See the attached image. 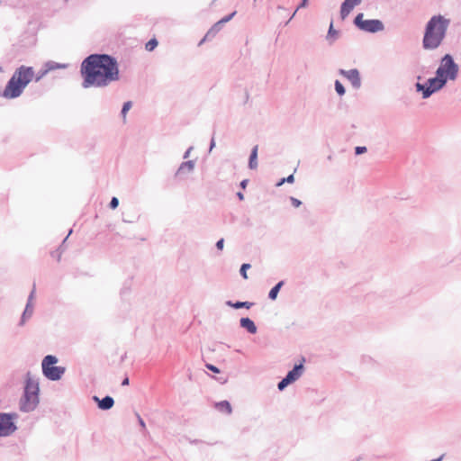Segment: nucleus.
Wrapping results in <instances>:
<instances>
[{"instance_id":"1","label":"nucleus","mask_w":461,"mask_h":461,"mask_svg":"<svg viewBox=\"0 0 461 461\" xmlns=\"http://www.w3.org/2000/svg\"><path fill=\"white\" fill-rule=\"evenodd\" d=\"M80 73L84 88L104 87L120 78L117 59L105 53H94L84 59Z\"/></svg>"},{"instance_id":"2","label":"nucleus","mask_w":461,"mask_h":461,"mask_svg":"<svg viewBox=\"0 0 461 461\" xmlns=\"http://www.w3.org/2000/svg\"><path fill=\"white\" fill-rule=\"evenodd\" d=\"M450 20L441 14L433 15L426 24L422 39L424 50H436L443 42Z\"/></svg>"},{"instance_id":"3","label":"nucleus","mask_w":461,"mask_h":461,"mask_svg":"<svg viewBox=\"0 0 461 461\" xmlns=\"http://www.w3.org/2000/svg\"><path fill=\"white\" fill-rule=\"evenodd\" d=\"M34 71L32 67L21 66L7 82L2 96L6 99L19 97L27 85L32 80Z\"/></svg>"},{"instance_id":"4","label":"nucleus","mask_w":461,"mask_h":461,"mask_svg":"<svg viewBox=\"0 0 461 461\" xmlns=\"http://www.w3.org/2000/svg\"><path fill=\"white\" fill-rule=\"evenodd\" d=\"M40 387L39 383L31 378L25 382L23 395L19 402V409L23 412L33 411L40 402Z\"/></svg>"},{"instance_id":"5","label":"nucleus","mask_w":461,"mask_h":461,"mask_svg":"<svg viewBox=\"0 0 461 461\" xmlns=\"http://www.w3.org/2000/svg\"><path fill=\"white\" fill-rule=\"evenodd\" d=\"M459 71L458 65L455 62L454 58L450 54H445L439 62V66L436 70L438 75L445 82L454 81L457 78Z\"/></svg>"},{"instance_id":"6","label":"nucleus","mask_w":461,"mask_h":461,"mask_svg":"<svg viewBox=\"0 0 461 461\" xmlns=\"http://www.w3.org/2000/svg\"><path fill=\"white\" fill-rule=\"evenodd\" d=\"M58 363L57 357L47 355L41 362L42 374L51 381L59 380L64 375L66 369L63 366H55Z\"/></svg>"},{"instance_id":"7","label":"nucleus","mask_w":461,"mask_h":461,"mask_svg":"<svg viewBox=\"0 0 461 461\" xmlns=\"http://www.w3.org/2000/svg\"><path fill=\"white\" fill-rule=\"evenodd\" d=\"M447 82L443 80L437 73L435 72V77H430L427 80L425 84H421L417 82L415 84V89L417 92H420L423 99L429 98L434 93L441 90Z\"/></svg>"},{"instance_id":"8","label":"nucleus","mask_w":461,"mask_h":461,"mask_svg":"<svg viewBox=\"0 0 461 461\" xmlns=\"http://www.w3.org/2000/svg\"><path fill=\"white\" fill-rule=\"evenodd\" d=\"M363 17L364 14L362 13H359L358 14L356 15L353 21L354 25L360 31L369 33H376L384 30V24L381 20H364Z\"/></svg>"},{"instance_id":"9","label":"nucleus","mask_w":461,"mask_h":461,"mask_svg":"<svg viewBox=\"0 0 461 461\" xmlns=\"http://www.w3.org/2000/svg\"><path fill=\"white\" fill-rule=\"evenodd\" d=\"M18 418L16 412H0V438H6L17 430L14 420Z\"/></svg>"},{"instance_id":"10","label":"nucleus","mask_w":461,"mask_h":461,"mask_svg":"<svg viewBox=\"0 0 461 461\" xmlns=\"http://www.w3.org/2000/svg\"><path fill=\"white\" fill-rule=\"evenodd\" d=\"M339 74L348 78L354 88L358 89L361 86V77L359 71L357 68L349 70L340 68L339 70Z\"/></svg>"},{"instance_id":"11","label":"nucleus","mask_w":461,"mask_h":461,"mask_svg":"<svg viewBox=\"0 0 461 461\" xmlns=\"http://www.w3.org/2000/svg\"><path fill=\"white\" fill-rule=\"evenodd\" d=\"M304 366L303 363L295 364L292 370L288 371L285 378L289 380L291 384L297 381L303 375Z\"/></svg>"},{"instance_id":"12","label":"nucleus","mask_w":461,"mask_h":461,"mask_svg":"<svg viewBox=\"0 0 461 461\" xmlns=\"http://www.w3.org/2000/svg\"><path fill=\"white\" fill-rule=\"evenodd\" d=\"M34 293H35V285H33V289L31 292V294H29L25 309H24V311L23 312V315H22V318H21V321H20V325H23L25 321H26V319L30 318L32 315L33 305L32 303V301L33 299Z\"/></svg>"},{"instance_id":"13","label":"nucleus","mask_w":461,"mask_h":461,"mask_svg":"<svg viewBox=\"0 0 461 461\" xmlns=\"http://www.w3.org/2000/svg\"><path fill=\"white\" fill-rule=\"evenodd\" d=\"M93 400L97 402L98 408L103 411H108L114 405V400L110 395H106L102 399H99L97 396H94Z\"/></svg>"},{"instance_id":"14","label":"nucleus","mask_w":461,"mask_h":461,"mask_svg":"<svg viewBox=\"0 0 461 461\" xmlns=\"http://www.w3.org/2000/svg\"><path fill=\"white\" fill-rule=\"evenodd\" d=\"M240 325L241 328L245 329L250 334L257 333V326L255 322L249 317L241 318L240 320Z\"/></svg>"},{"instance_id":"15","label":"nucleus","mask_w":461,"mask_h":461,"mask_svg":"<svg viewBox=\"0 0 461 461\" xmlns=\"http://www.w3.org/2000/svg\"><path fill=\"white\" fill-rule=\"evenodd\" d=\"M357 5L351 0H344L340 6V17L346 19Z\"/></svg>"},{"instance_id":"16","label":"nucleus","mask_w":461,"mask_h":461,"mask_svg":"<svg viewBox=\"0 0 461 461\" xmlns=\"http://www.w3.org/2000/svg\"><path fill=\"white\" fill-rule=\"evenodd\" d=\"M194 160H187L185 162H182L176 170V176H179L185 173H191L194 171Z\"/></svg>"},{"instance_id":"17","label":"nucleus","mask_w":461,"mask_h":461,"mask_svg":"<svg viewBox=\"0 0 461 461\" xmlns=\"http://www.w3.org/2000/svg\"><path fill=\"white\" fill-rule=\"evenodd\" d=\"M258 146L256 145L252 148L249 158V167L250 169H256L258 167Z\"/></svg>"},{"instance_id":"18","label":"nucleus","mask_w":461,"mask_h":461,"mask_svg":"<svg viewBox=\"0 0 461 461\" xmlns=\"http://www.w3.org/2000/svg\"><path fill=\"white\" fill-rule=\"evenodd\" d=\"M339 31L334 29L333 23L331 22L328 30L326 40L330 45H332L334 41L339 38Z\"/></svg>"},{"instance_id":"19","label":"nucleus","mask_w":461,"mask_h":461,"mask_svg":"<svg viewBox=\"0 0 461 461\" xmlns=\"http://www.w3.org/2000/svg\"><path fill=\"white\" fill-rule=\"evenodd\" d=\"M226 304L234 309H241V308L250 309L253 306L254 303L240 302V301L233 303L232 301H227Z\"/></svg>"},{"instance_id":"20","label":"nucleus","mask_w":461,"mask_h":461,"mask_svg":"<svg viewBox=\"0 0 461 461\" xmlns=\"http://www.w3.org/2000/svg\"><path fill=\"white\" fill-rule=\"evenodd\" d=\"M215 408L221 411V412H225L227 414H230L231 411H232V408H231V405L230 403L224 400V401H221L219 402H216L215 403Z\"/></svg>"},{"instance_id":"21","label":"nucleus","mask_w":461,"mask_h":461,"mask_svg":"<svg viewBox=\"0 0 461 461\" xmlns=\"http://www.w3.org/2000/svg\"><path fill=\"white\" fill-rule=\"evenodd\" d=\"M284 281H279L277 284H276L271 290L268 293V298L272 301H275L277 298L278 293L282 286L284 285Z\"/></svg>"},{"instance_id":"22","label":"nucleus","mask_w":461,"mask_h":461,"mask_svg":"<svg viewBox=\"0 0 461 461\" xmlns=\"http://www.w3.org/2000/svg\"><path fill=\"white\" fill-rule=\"evenodd\" d=\"M222 25L219 22L215 23L206 32V38L213 39L216 34L222 29Z\"/></svg>"},{"instance_id":"23","label":"nucleus","mask_w":461,"mask_h":461,"mask_svg":"<svg viewBox=\"0 0 461 461\" xmlns=\"http://www.w3.org/2000/svg\"><path fill=\"white\" fill-rule=\"evenodd\" d=\"M334 86H335V90H336L337 94L339 96H342L345 95L346 89L339 80L335 81Z\"/></svg>"},{"instance_id":"24","label":"nucleus","mask_w":461,"mask_h":461,"mask_svg":"<svg viewBox=\"0 0 461 461\" xmlns=\"http://www.w3.org/2000/svg\"><path fill=\"white\" fill-rule=\"evenodd\" d=\"M158 41L153 38V39H150L145 45V49L148 50V51H152L157 46H158Z\"/></svg>"},{"instance_id":"25","label":"nucleus","mask_w":461,"mask_h":461,"mask_svg":"<svg viewBox=\"0 0 461 461\" xmlns=\"http://www.w3.org/2000/svg\"><path fill=\"white\" fill-rule=\"evenodd\" d=\"M294 182V174L289 175L287 177L281 178L277 183L276 186H281L285 183L292 184Z\"/></svg>"},{"instance_id":"26","label":"nucleus","mask_w":461,"mask_h":461,"mask_svg":"<svg viewBox=\"0 0 461 461\" xmlns=\"http://www.w3.org/2000/svg\"><path fill=\"white\" fill-rule=\"evenodd\" d=\"M250 267L251 265L249 263H244L241 265L240 274L244 279H248L247 270H249Z\"/></svg>"},{"instance_id":"27","label":"nucleus","mask_w":461,"mask_h":461,"mask_svg":"<svg viewBox=\"0 0 461 461\" xmlns=\"http://www.w3.org/2000/svg\"><path fill=\"white\" fill-rule=\"evenodd\" d=\"M291 383L285 378V376L277 384V389L284 391Z\"/></svg>"},{"instance_id":"28","label":"nucleus","mask_w":461,"mask_h":461,"mask_svg":"<svg viewBox=\"0 0 461 461\" xmlns=\"http://www.w3.org/2000/svg\"><path fill=\"white\" fill-rule=\"evenodd\" d=\"M131 101H128V102H125L122 105V111H121V114L123 118H125L126 116V113H128V111L131 108Z\"/></svg>"},{"instance_id":"29","label":"nucleus","mask_w":461,"mask_h":461,"mask_svg":"<svg viewBox=\"0 0 461 461\" xmlns=\"http://www.w3.org/2000/svg\"><path fill=\"white\" fill-rule=\"evenodd\" d=\"M236 14H237V12L234 11L231 14L224 16L223 18H221V20L218 21L219 23L223 26L226 23L230 21L235 16Z\"/></svg>"},{"instance_id":"30","label":"nucleus","mask_w":461,"mask_h":461,"mask_svg":"<svg viewBox=\"0 0 461 461\" xmlns=\"http://www.w3.org/2000/svg\"><path fill=\"white\" fill-rule=\"evenodd\" d=\"M46 67H47L46 69H48V71H49V70L55 69L57 68H64L65 65H61V64L56 63L54 61H49L46 63Z\"/></svg>"},{"instance_id":"31","label":"nucleus","mask_w":461,"mask_h":461,"mask_svg":"<svg viewBox=\"0 0 461 461\" xmlns=\"http://www.w3.org/2000/svg\"><path fill=\"white\" fill-rule=\"evenodd\" d=\"M308 5V0H302L301 3L299 4V5L297 6V8L295 9V11L292 14V15L290 16V20H292L294 15L296 14L297 11L301 8H304Z\"/></svg>"},{"instance_id":"32","label":"nucleus","mask_w":461,"mask_h":461,"mask_svg":"<svg viewBox=\"0 0 461 461\" xmlns=\"http://www.w3.org/2000/svg\"><path fill=\"white\" fill-rule=\"evenodd\" d=\"M119 205V200L117 197H113L110 201L109 207L113 210L116 209Z\"/></svg>"},{"instance_id":"33","label":"nucleus","mask_w":461,"mask_h":461,"mask_svg":"<svg viewBox=\"0 0 461 461\" xmlns=\"http://www.w3.org/2000/svg\"><path fill=\"white\" fill-rule=\"evenodd\" d=\"M367 150L366 147L365 146H357L355 148V154L356 155H361L366 153Z\"/></svg>"},{"instance_id":"34","label":"nucleus","mask_w":461,"mask_h":461,"mask_svg":"<svg viewBox=\"0 0 461 461\" xmlns=\"http://www.w3.org/2000/svg\"><path fill=\"white\" fill-rule=\"evenodd\" d=\"M205 367L208 370L212 371V373H215V374H219L220 373V369L216 366H214L212 364H206Z\"/></svg>"},{"instance_id":"35","label":"nucleus","mask_w":461,"mask_h":461,"mask_svg":"<svg viewBox=\"0 0 461 461\" xmlns=\"http://www.w3.org/2000/svg\"><path fill=\"white\" fill-rule=\"evenodd\" d=\"M290 201L292 205L294 207H299L302 204V202L299 199L293 196L290 197Z\"/></svg>"},{"instance_id":"36","label":"nucleus","mask_w":461,"mask_h":461,"mask_svg":"<svg viewBox=\"0 0 461 461\" xmlns=\"http://www.w3.org/2000/svg\"><path fill=\"white\" fill-rule=\"evenodd\" d=\"M136 417L138 419V422H139L140 426L142 428V430H146V424H145L143 419L140 417V415L139 413H136Z\"/></svg>"},{"instance_id":"37","label":"nucleus","mask_w":461,"mask_h":461,"mask_svg":"<svg viewBox=\"0 0 461 461\" xmlns=\"http://www.w3.org/2000/svg\"><path fill=\"white\" fill-rule=\"evenodd\" d=\"M223 245H224V240H223V239H220V240L216 242V248H217V249L221 250V249H223Z\"/></svg>"},{"instance_id":"38","label":"nucleus","mask_w":461,"mask_h":461,"mask_svg":"<svg viewBox=\"0 0 461 461\" xmlns=\"http://www.w3.org/2000/svg\"><path fill=\"white\" fill-rule=\"evenodd\" d=\"M216 380L221 383V384L227 383L228 377L227 376H219L216 378Z\"/></svg>"},{"instance_id":"39","label":"nucleus","mask_w":461,"mask_h":461,"mask_svg":"<svg viewBox=\"0 0 461 461\" xmlns=\"http://www.w3.org/2000/svg\"><path fill=\"white\" fill-rule=\"evenodd\" d=\"M248 183L249 179H243L240 184V188L245 189L248 185Z\"/></svg>"},{"instance_id":"40","label":"nucleus","mask_w":461,"mask_h":461,"mask_svg":"<svg viewBox=\"0 0 461 461\" xmlns=\"http://www.w3.org/2000/svg\"><path fill=\"white\" fill-rule=\"evenodd\" d=\"M215 147V140H214V136L212 137L211 139V141H210V148H209V151H212V149Z\"/></svg>"},{"instance_id":"41","label":"nucleus","mask_w":461,"mask_h":461,"mask_svg":"<svg viewBox=\"0 0 461 461\" xmlns=\"http://www.w3.org/2000/svg\"><path fill=\"white\" fill-rule=\"evenodd\" d=\"M48 72V69H45L43 71H41L37 77H36V81H39L46 73Z\"/></svg>"},{"instance_id":"42","label":"nucleus","mask_w":461,"mask_h":461,"mask_svg":"<svg viewBox=\"0 0 461 461\" xmlns=\"http://www.w3.org/2000/svg\"><path fill=\"white\" fill-rule=\"evenodd\" d=\"M192 149H193V147H192V146H191V147H189V148L186 149V151L185 152V154H184L183 158H187L189 157L190 152H191V150H192Z\"/></svg>"},{"instance_id":"43","label":"nucleus","mask_w":461,"mask_h":461,"mask_svg":"<svg viewBox=\"0 0 461 461\" xmlns=\"http://www.w3.org/2000/svg\"><path fill=\"white\" fill-rule=\"evenodd\" d=\"M211 40H212V38H206V34H205L204 37L199 41L198 46H201L205 41H211Z\"/></svg>"},{"instance_id":"44","label":"nucleus","mask_w":461,"mask_h":461,"mask_svg":"<svg viewBox=\"0 0 461 461\" xmlns=\"http://www.w3.org/2000/svg\"><path fill=\"white\" fill-rule=\"evenodd\" d=\"M237 197L239 198L240 201H243L244 200V194L242 192H238L236 194Z\"/></svg>"},{"instance_id":"45","label":"nucleus","mask_w":461,"mask_h":461,"mask_svg":"<svg viewBox=\"0 0 461 461\" xmlns=\"http://www.w3.org/2000/svg\"><path fill=\"white\" fill-rule=\"evenodd\" d=\"M129 377H125L122 382V385L124 386V385H128L129 384Z\"/></svg>"},{"instance_id":"46","label":"nucleus","mask_w":461,"mask_h":461,"mask_svg":"<svg viewBox=\"0 0 461 461\" xmlns=\"http://www.w3.org/2000/svg\"><path fill=\"white\" fill-rule=\"evenodd\" d=\"M129 292V289L123 287L122 290H121V295H123L125 293Z\"/></svg>"},{"instance_id":"47","label":"nucleus","mask_w":461,"mask_h":461,"mask_svg":"<svg viewBox=\"0 0 461 461\" xmlns=\"http://www.w3.org/2000/svg\"><path fill=\"white\" fill-rule=\"evenodd\" d=\"M72 233V229L69 230L68 235L63 240V243H65L68 238V236Z\"/></svg>"},{"instance_id":"48","label":"nucleus","mask_w":461,"mask_h":461,"mask_svg":"<svg viewBox=\"0 0 461 461\" xmlns=\"http://www.w3.org/2000/svg\"><path fill=\"white\" fill-rule=\"evenodd\" d=\"M443 458V456H439L438 458L432 459L430 461H441Z\"/></svg>"},{"instance_id":"49","label":"nucleus","mask_w":461,"mask_h":461,"mask_svg":"<svg viewBox=\"0 0 461 461\" xmlns=\"http://www.w3.org/2000/svg\"><path fill=\"white\" fill-rule=\"evenodd\" d=\"M290 21H291L290 18L287 21H285L284 25L286 26L290 23Z\"/></svg>"},{"instance_id":"50","label":"nucleus","mask_w":461,"mask_h":461,"mask_svg":"<svg viewBox=\"0 0 461 461\" xmlns=\"http://www.w3.org/2000/svg\"><path fill=\"white\" fill-rule=\"evenodd\" d=\"M290 21H291L290 18L287 21H285L284 25L286 26L290 23Z\"/></svg>"},{"instance_id":"51","label":"nucleus","mask_w":461,"mask_h":461,"mask_svg":"<svg viewBox=\"0 0 461 461\" xmlns=\"http://www.w3.org/2000/svg\"><path fill=\"white\" fill-rule=\"evenodd\" d=\"M278 9H283V10H285V7L281 6V5H278L277 6Z\"/></svg>"},{"instance_id":"52","label":"nucleus","mask_w":461,"mask_h":461,"mask_svg":"<svg viewBox=\"0 0 461 461\" xmlns=\"http://www.w3.org/2000/svg\"><path fill=\"white\" fill-rule=\"evenodd\" d=\"M328 159H329V160H331V159H332V156H331V155H330V156L328 157Z\"/></svg>"},{"instance_id":"53","label":"nucleus","mask_w":461,"mask_h":461,"mask_svg":"<svg viewBox=\"0 0 461 461\" xmlns=\"http://www.w3.org/2000/svg\"><path fill=\"white\" fill-rule=\"evenodd\" d=\"M2 71H3V68H2V67H0V73H1Z\"/></svg>"},{"instance_id":"54","label":"nucleus","mask_w":461,"mask_h":461,"mask_svg":"<svg viewBox=\"0 0 461 461\" xmlns=\"http://www.w3.org/2000/svg\"><path fill=\"white\" fill-rule=\"evenodd\" d=\"M257 0H254V2H256Z\"/></svg>"}]
</instances>
